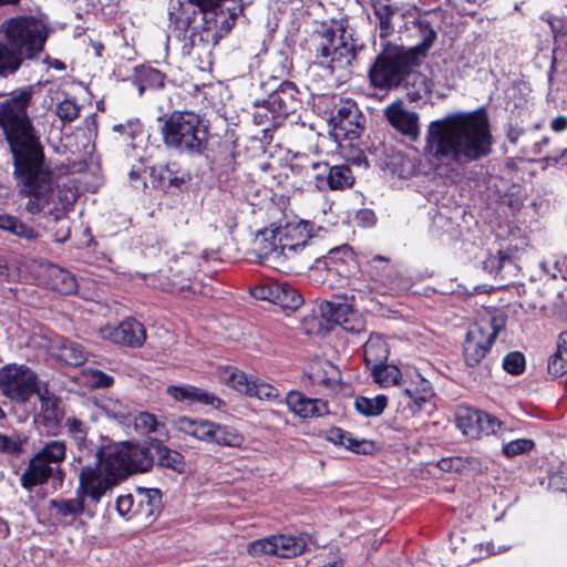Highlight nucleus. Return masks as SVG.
Masks as SVG:
<instances>
[{
	"label": "nucleus",
	"instance_id": "obj_35",
	"mask_svg": "<svg viewBox=\"0 0 567 567\" xmlns=\"http://www.w3.org/2000/svg\"><path fill=\"white\" fill-rule=\"evenodd\" d=\"M417 379L419 381L416 382L415 386L405 388L404 390V395L408 399L406 404L413 412L419 411L422 405L434 395L431 383L427 380L421 378L419 374Z\"/></svg>",
	"mask_w": 567,
	"mask_h": 567
},
{
	"label": "nucleus",
	"instance_id": "obj_62",
	"mask_svg": "<svg viewBox=\"0 0 567 567\" xmlns=\"http://www.w3.org/2000/svg\"><path fill=\"white\" fill-rule=\"evenodd\" d=\"M114 131L127 134L128 136L133 137L135 134H137L141 131V124L137 121L128 122L127 125L124 124H117L113 127Z\"/></svg>",
	"mask_w": 567,
	"mask_h": 567
},
{
	"label": "nucleus",
	"instance_id": "obj_44",
	"mask_svg": "<svg viewBox=\"0 0 567 567\" xmlns=\"http://www.w3.org/2000/svg\"><path fill=\"white\" fill-rule=\"evenodd\" d=\"M302 297L295 287L287 282H279L276 303L282 308L297 309L302 305Z\"/></svg>",
	"mask_w": 567,
	"mask_h": 567
},
{
	"label": "nucleus",
	"instance_id": "obj_14",
	"mask_svg": "<svg viewBox=\"0 0 567 567\" xmlns=\"http://www.w3.org/2000/svg\"><path fill=\"white\" fill-rule=\"evenodd\" d=\"M311 540V536L307 533L297 535L278 534L249 543L247 550L249 555L255 557L274 555L281 558H292L301 555Z\"/></svg>",
	"mask_w": 567,
	"mask_h": 567
},
{
	"label": "nucleus",
	"instance_id": "obj_5",
	"mask_svg": "<svg viewBox=\"0 0 567 567\" xmlns=\"http://www.w3.org/2000/svg\"><path fill=\"white\" fill-rule=\"evenodd\" d=\"M312 228L307 220H293L277 229H264L255 239L261 261L277 267L282 260L308 255Z\"/></svg>",
	"mask_w": 567,
	"mask_h": 567
},
{
	"label": "nucleus",
	"instance_id": "obj_30",
	"mask_svg": "<svg viewBox=\"0 0 567 567\" xmlns=\"http://www.w3.org/2000/svg\"><path fill=\"white\" fill-rule=\"evenodd\" d=\"M327 439L336 445H341L352 452L368 454L373 450V443L367 440H358L351 433L340 427H332L327 433Z\"/></svg>",
	"mask_w": 567,
	"mask_h": 567
},
{
	"label": "nucleus",
	"instance_id": "obj_43",
	"mask_svg": "<svg viewBox=\"0 0 567 567\" xmlns=\"http://www.w3.org/2000/svg\"><path fill=\"white\" fill-rule=\"evenodd\" d=\"M388 403L385 395H377L374 398L359 396L354 401L355 410L364 416L380 415Z\"/></svg>",
	"mask_w": 567,
	"mask_h": 567
},
{
	"label": "nucleus",
	"instance_id": "obj_15",
	"mask_svg": "<svg viewBox=\"0 0 567 567\" xmlns=\"http://www.w3.org/2000/svg\"><path fill=\"white\" fill-rule=\"evenodd\" d=\"M217 378L221 383L251 398L272 402L280 396L278 389L271 384L249 378L234 367H218Z\"/></svg>",
	"mask_w": 567,
	"mask_h": 567
},
{
	"label": "nucleus",
	"instance_id": "obj_12",
	"mask_svg": "<svg viewBox=\"0 0 567 567\" xmlns=\"http://www.w3.org/2000/svg\"><path fill=\"white\" fill-rule=\"evenodd\" d=\"M41 386L38 375L24 364L10 363L0 369V391L17 403H25Z\"/></svg>",
	"mask_w": 567,
	"mask_h": 567
},
{
	"label": "nucleus",
	"instance_id": "obj_55",
	"mask_svg": "<svg viewBox=\"0 0 567 567\" xmlns=\"http://www.w3.org/2000/svg\"><path fill=\"white\" fill-rule=\"evenodd\" d=\"M542 268L544 271L550 274L553 278L560 277L567 280V256L555 259L551 265L545 261L542 264Z\"/></svg>",
	"mask_w": 567,
	"mask_h": 567
},
{
	"label": "nucleus",
	"instance_id": "obj_22",
	"mask_svg": "<svg viewBox=\"0 0 567 567\" xmlns=\"http://www.w3.org/2000/svg\"><path fill=\"white\" fill-rule=\"evenodd\" d=\"M166 392L174 400L187 405L199 403L214 409H220L225 404L224 401L215 394L189 384L171 385L167 388Z\"/></svg>",
	"mask_w": 567,
	"mask_h": 567
},
{
	"label": "nucleus",
	"instance_id": "obj_6",
	"mask_svg": "<svg viewBox=\"0 0 567 567\" xmlns=\"http://www.w3.org/2000/svg\"><path fill=\"white\" fill-rule=\"evenodd\" d=\"M51 32L50 20L40 9L8 18L0 24V34L23 59L42 52Z\"/></svg>",
	"mask_w": 567,
	"mask_h": 567
},
{
	"label": "nucleus",
	"instance_id": "obj_46",
	"mask_svg": "<svg viewBox=\"0 0 567 567\" xmlns=\"http://www.w3.org/2000/svg\"><path fill=\"white\" fill-rule=\"evenodd\" d=\"M374 13L379 19L380 35L382 38L390 35L393 31L392 19L398 14V9L390 4L378 2L374 4Z\"/></svg>",
	"mask_w": 567,
	"mask_h": 567
},
{
	"label": "nucleus",
	"instance_id": "obj_50",
	"mask_svg": "<svg viewBox=\"0 0 567 567\" xmlns=\"http://www.w3.org/2000/svg\"><path fill=\"white\" fill-rule=\"evenodd\" d=\"M116 509L121 516L127 518L140 517L136 494L120 495L116 499Z\"/></svg>",
	"mask_w": 567,
	"mask_h": 567
},
{
	"label": "nucleus",
	"instance_id": "obj_32",
	"mask_svg": "<svg viewBox=\"0 0 567 567\" xmlns=\"http://www.w3.org/2000/svg\"><path fill=\"white\" fill-rule=\"evenodd\" d=\"M48 277L50 287L62 295L74 293L78 289L74 276L63 268L50 266L48 268Z\"/></svg>",
	"mask_w": 567,
	"mask_h": 567
},
{
	"label": "nucleus",
	"instance_id": "obj_17",
	"mask_svg": "<svg viewBox=\"0 0 567 567\" xmlns=\"http://www.w3.org/2000/svg\"><path fill=\"white\" fill-rule=\"evenodd\" d=\"M501 425L495 416L480 410L462 408L456 413V426L471 440L495 434Z\"/></svg>",
	"mask_w": 567,
	"mask_h": 567
},
{
	"label": "nucleus",
	"instance_id": "obj_25",
	"mask_svg": "<svg viewBox=\"0 0 567 567\" xmlns=\"http://www.w3.org/2000/svg\"><path fill=\"white\" fill-rule=\"evenodd\" d=\"M313 177L316 179V186L319 189H324L326 187L332 190L344 189L351 187L354 182L352 172L347 165L329 167L327 164V172L322 173L321 171L313 174Z\"/></svg>",
	"mask_w": 567,
	"mask_h": 567
},
{
	"label": "nucleus",
	"instance_id": "obj_34",
	"mask_svg": "<svg viewBox=\"0 0 567 567\" xmlns=\"http://www.w3.org/2000/svg\"><path fill=\"white\" fill-rule=\"evenodd\" d=\"M165 75L151 66H141L136 69L133 85L138 95H142L146 89H159L164 86Z\"/></svg>",
	"mask_w": 567,
	"mask_h": 567
},
{
	"label": "nucleus",
	"instance_id": "obj_49",
	"mask_svg": "<svg viewBox=\"0 0 567 567\" xmlns=\"http://www.w3.org/2000/svg\"><path fill=\"white\" fill-rule=\"evenodd\" d=\"M534 446L535 443L533 440L517 439L504 444L502 452L506 457H515L530 452Z\"/></svg>",
	"mask_w": 567,
	"mask_h": 567
},
{
	"label": "nucleus",
	"instance_id": "obj_18",
	"mask_svg": "<svg viewBox=\"0 0 567 567\" xmlns=\"http://www.w3.org/2000/svg\"><path fill=\"white\" fill-rule=\"evenodd\" d=\"M368 275L372 285L365 286L359 279H352L349 285L353 291L367 296L373 289H388L393 286V269L389 260L382 256H374L368 262Z\"/></svg>",
	"mask_w": 567,
	"mask_h": 567
},
{
	"label": "nucleus",
	"instance_id": "obj_38",
	"mask_svg": "<svg viewBox=\"0 0 567 567\" xmlns=\"http://www.w3.org/2000/svg\"><path fill=\"white\" fill-rule=\"evenodd\" d=\"M364 360L368 367L382 363L388 358V346L380 336H372L363 347Z\"/></svg>",
	"mask_w": 567,
	"mask_h": 567
},
{
	"label": "nucleus",
	"instance_id": "obj_58",
	"mask_svg": "<svg viewBox=\"0 0 567 567\" xmlns=\"http://www.w3.org/2000/svg\"><path fill=\"white\" fill-rule=\"evenodd\" d=\"M549 484L555 489L567 493V464H561L560 467L550 475Z\"/></svg>",
	"mask_w": 567,
	"mask_h": 567
},
{
	"label": "nucleus",
	"instance_id": "obj_36",
	"mask_svg": "<svg viewBox=\"0 0 567 567\" xmlns=\"http://www.w3.org/2000/svg\"><path fill=\"white\" fill-rule=\"evenodd\" d=\"M134 426L143 435L155 434L158 439L168 437V431L163 422L148 412H141L134 419Z\"/></svg>",
	"mask_w": 567,
	"mask_h": 567
},
{
	"label": "nucleus",
	"instance_id": "obj_41",
	"mask_svg": "<svg viewBox=\"0 0 567 567\" xmlns=\"http://www.w3.org/2000/svg\"><path fill=\"white\" fill-rule=\"evenodd\" d=\"M373 380L383 388L396 385L401 379V372L398 367L392 364L378 363L371 367Z\"/></svg>",
	"mask_w": 567,
	"mask_h": 567
},
{
	"label": "nucleus",
	"instance_id": "obj_20",
	"mask_svg": "<svg viewBox=\"0 0 567 567\" xmlns=\"http://www.w3.org/2000/svg\"><path fill=\"white\" fill-rule=\"evenodd\" d=\"M50 477H53L62 483L64 478V472L60 466L49 465L41 461L40 457L34 455L21 475V486L31 491L33 487L44 484Z\"/></svg>",
	"mask_w": 567,
	"mask_h": 567
},
{
	"label": "nucleus",
	"instance_id": "obj_61",
	"mask_svg": "<svg viewBox=\"0 0 567 567\" xmlns=\"http://www.w3.org/2000/svg\"><path fill=\"white\" fill-rule=\"evenodd\" d=\"M12 234L27 240H35L38 238V233L20 219L18 220Z\"/></svg>",
	"mask_w": 567,
	"mask_h": 567
},
{
	"label": "nucleus",
	"instance_id": "obj_9",
	"mask_svg": "<svg viewBox=\"0 0 567 567\" xmlns=\"http://www.w3.org/2000/svg\"><path fill=\"white\" fill-rule=\"evenodd\" d=\"M414 66L415 59L412 51L395 47L378 55L370 68L369 79L373 86L391 90L403 84Z\"/></svg>",
	"mask_w": 567,
	"mask_h": 567
},
{
	"label": "nucleus",
	"instance_id": "obj_40",
	"mask_svg": "<svg viewBox=\"0 0 567 567\" xmlns=\"http://www.w3.org/2000/svg\"><path fill=\"white\" fill-rule=\"evenodd\" d=\"M22 60L13 47L0 41V75L14 73L21 66Z\"/></svg>",
	"mask_w": 567,
	"mask_h": 567
},
{
	"label": "nucleus",
	"instance_id": "obj_11",
	"mask_svg": "<svg viewBox=\"0 0 567 567\" xmlns=\"http://www.w3.org/2000/svg\"><path fill=\"white\" fill-rule=\"evenodd\" d=\"M174 427L198 441L219 446L240 447L245 443L244 434L236 427L206 419L179 416L174 421Z\"/></svg>",
	"mask_w": 567,
	"mask_h": 567
},
{
	"label": "nucleus",
	"instance_id": "obj_39",
	"mask_svg": "<svg viewBox=\"0 0 567 567\" xmlns=\"http://www.w3.org/2000/svg\"><path fill=\"white\" fill-rule=\"evenodd\" d=\"M34 455L49 465L60 466V463L64 461L66 455L65 442L60 440L50 441Z\"/></svg>",
	"mask_w": 567,
	"mask_h": 567
},
{
	"label": "nucleus",
	"instance_id": "obj_54",
	"mask_svg": "<svg viewBox=\"0 0 567 567\" xmlns=\"http://www.w3.org/2000/svg\"><path fill=\"white\" fill-rule=\"evenodd\" d=\"M293 166L300 167L302 171L307 173L312 171L315 174L322 171V173L327 172V163H320L309 158L306 154H297L295 157Z\"/></svg>",
	"mask_w": 567,
	"mask_h": 567
},
{
	"label": "nucleus",
	"instance_id": "obj_1",
	"mask_svg": "<svg viewBox=\"0 0 567 567\" xmlns=\"http://www.w3.org/2000/svg\"><path fill=\"white\" fill-rule=\"evenodd\" d=\"M31 92H14L0 101V127L13 156L19 192L28 198L25 210L44 213L54 221L76 200L78 189L68 184H54L53 174L44 167V155L27 109Z\"/></svg>",
	"mask_w": 567,
	"mask_h": 567
},
{
	"label": "nucleus",
	"instance_id": "obj_31",
	"mask_svg": "<svg viewBox=\"0 0 567 567\" xmlns=\"http://www.w3.org/2000/svg\"><path fill=\"white\" fill-rule=\"evenodd\" d=\"M138 515L150 519L162 507V492L157 488L138 487L136 489Z\"/></svg>",
	"mask_w": 567,
	"mask_h": 567
},
{
	"label": "nucleus",
	"instance_id": "obj_60",
	"mask_svg": "<svg viewBox=\"0 0 567 567\" xmlns=\"http://www.w3.org/2000/svg\"><path fill=\"white\" fill-rule=\"evenodd\" d=\"M21 450V441L4 434H0V451L17 454Z\"/></svg>",
	"mask_w": 567,
	"mask_h": 567
},
{
	"label": "nucleus",
	"instance_id": "obj_28",
	"mask_svg": "<svg viewBox=\"0 0 567 567\" xmlns=\"http://www.w3.org/2000/svg\"><path fill=\"white\" fill-rule=\"evenodd\" d=\"M265 103L268 110L277 117L288 116L295 112L297 106V101L293 97V87L290 84L281 86L278 91L270 94Z\"/></svg>",
	"mask_w": 567,
	"mask_h": 567
},
{
	"label": "nucleus",
	"instance_id": "obj_37",
	"mask_svg": "<svg viewBox=\"0 0 567 567\" xmlns=\"http://www.w3.org/2000/svg\"><path fill=\"white\" fill-rule=\"evenodd\" d=\"M68 436L80 451L91 452V442L87 440V426L76 416H68L64 422Z\"/></svg>",
	"mask_w": 567,
	"mask_h": 567
},
{
	"label": "nucleus",
	"instance_id": "obj_8",
	"mask_svg": "<svg viewBox=\"0 0 567 567\" xmlns=\"http://www.w3.org/2000/svg\"><path fill=\"white\" fill-rule=\"evenodd\" d=\"M505 323V316L498 311L484 309L478 313L467 331L463 346V355L467 365L475 367L485 358Z\"/></svg>",
	"mask_w": 567,
	"mask_h": 567
},
{
	"label": "nucleus",
	"instance_id": "obj_21",
	"mask_svg": "<svg viewBox=\"0 0 567 567\" xmlns=\"http://www.w3.org/2000/svg\"><path fill=\"white\" fill-rule=\"evenodd\" d=\"M385 116L394 128L412 141L420 136L417 113L406 110L401 102L386 106Z\"/></svg>",
	"mask_w": 567,
	"mask_h": 567
},
{
	"label": "nucleus",
	"instance_id": "obj_4",
	"mask_svg": "<svg viewBox=\"0 0 567 567\" xmlns=\"http://www.w3.org/2000/svg\"><path fill=\"white\" fill-rule=\"evenodd\" d=\"M317 63L346 80L355 59L357 43L342 22L322 23L311 39Z\"/></svg>",
	"mask_w": 567,
	"mask_h": 567
},
{
	"label": "nucleus",
	"instance_id": "obj_63",
	"mask_svg": "<svg viewBox=\"0 0 567 567\" xmlns=\"http://www.w3.org/2000/svg\"><path fill=\"white\" fill-rule=\"evenodd\" d=\"M19 218L11 215H0V229L12 234Z\"/></svg>",
	"mask_w": 567,
	"mask_h": 567
},
{
	"label": "nucleus",
	"instance_id": "obj_45",
	"mask_svg": "<svg viewBox=\"0 0 567 567\" xmlns=\"http://www.w3.org/2000/svg\"><path fill=\"white\" fill-rule=\"evenodd\" d=\"M85 498L76 493L74 498L52 499L50 505L59 515L76 516L84 511Z\"/></svg>",
	"mask_w": 567,
	"mask_h": 567
},
{
	"label": "nucleus",
	"instance_id": "obj_47",
	"mask_svg": "<svg viewBox=\"0 0 567 567\" xmlns=\"http://www.w3.org/2000/svg\"><path fill=\"white\" fill-rule=\"evenodd\" d=\"M403 84L406 87L409 85H412L414 87L412 92H409V94L412 95L413 99H422L431 92V85L427 82L426 78L423 74L414 71V68L411 69L409 79H405Z\"/></svg>",
	"mask_w": 567,
	"mask_h": 567
},
{
	"label": "nucleus",
	"instance_id": "obj_27",
	"mask_svg": "<svg viewBox=\"0 0 567 567\" xmlns=\"http://www.w3.org/2000/svg\"><path fill=\"white\" fill-rule=\"evenodd\" d=\"M92 409L91 417L93 421H97L104 415L110 420L124 423L131 416L130 405L111 396H103L96 400Z\"/></svg>",
	"mask_w": 567,
	"mask_h": 567
},
{
	"label": "nucleus",
	"instance_id": "obj_26",
	"mask_svg": "<svg viewBox=\"0 0 567 567\" xmlns=\"http://www.w3.org/2000/svg\"><path fill=\"white\" fill-rule=\"evenodd\" d=\"M361 113L352 100L340 101L336 107V113L332 116L334 126L346 134H358L361 126Z\"/></svg>",
	"mask_w": 567,
	"mask_h": 567
},
{
	"label": "nucleus",
	"instance_id": "obj_33",
	"mask_svg": "<svg viewBox=\"0 0 567 567\" xmlns=\"http://www.w3.org/2000/svg\"><path fill=\"white\" fill-rule=\"evenodd\" d=\"M55 348L58 350L55 355L70 365H80L84 363L87 358L85 349L74 341L60 338L56 340Z\"/></svg>",
	"mask_w": 567,
	"mask_h": 567
},
{
	"label": "nucleus",
	"instance_id": "obj_56",
	"mask_svg": "<svg viewBox=\"0 0 567 567\" xmlns=\"http://www.w3.org/2000/svg\"><path fill=\"white\" fill-rule=\"evenodd\" d=\"M548 372L554 378L561 377L567 372V358L555 351L548 360Z\"/></svg>",
	"mask_w": 567,
	"mask_h": 567
},
{
	"label": "nucleus",
	"instance_id": "obj_3",
	"mask_svg": "<svg viewBox=\"0 0 567 567\" xmlns=\"http://www.w3.org/2000/svg\"><path fill=\"white\" fill-rule=\"evenodd\" d=\"M241 0H187L169 13L183 55L203 60L234 28Z\"/></svg>",
	"mask_w": 567,
	"mask_h": 567
},
{
	"label": "nucleus",
	"instance_id": "obj_13",
	"mask_svg": "<svg viewBox=\"0 0 567 567\" xmlns=\"http://www.w3.org/2000/svg\"><path fill=\"white\" fill-rule=\"evenodd\" d=\"M102 449L122 480L134 472H147L153 465V457L145 446L118 442Z\"/></svg>",
	"mask_w": 567,
	"mask_h": 567
},
{
	"label": "nucleus",
	"instance_id": "obj_16",
	"mask_svg": "<svg viewBox=\"0 0 567 567\" xmlns=\"http://www.w3.org/2000/svg\"><path fill=\"white\" fill-rule=\"evenodd\" d=\"M320 309L322 317L341 326L346 331L359 333L364 329V321L355 309L353 296H336L332 300L326 301Z\"/></svg>",
	"mask_w": 567,
	"mask_h": 567
},
{
	"label": "nucleus",
	"instance_id": "obj_10",
	"mask_svg": "<svg viewBox=\"0 0 567 567\" xmlns=\"http://www.w3.org/2000/svg\"><path fill=\"white\" fill-rule=\"evenodd\" d=\"M96 462L85 465L79 474L76 493L92 504H97L122 478L106 457L103 449L96 451Z\"/></svg>",
	"mask_w": 567,
	"mask_h": 567
},
{
	"label": "nucleus",
	"instance_id": "obj_7",
	"mask_svg": "<svg viewBox=\"0 0 567 567\" xmlns=\"http://www.w3.org/2000/svg\"><path fill=\"white\" fill-rule=\"evenodd\" d=\"M162 135L168 147L179 152L200 153L208 140V125L194 112L175 111L165 121Z\"/></svg>",
	"mask_w": 567,
	"mask_h": 567
},
{
	"label": "nucleus",
	"instance_id": "obj_19",
	"mask_svg": "<svg viewBox=\"0 0 567 567\" xmlns=\"http://www.w3.org/2000/svg\"><path fill=\"white\" fill-rule=\"evenodd\" d=\"M100 334L104 340L132 348L141 347L146 339L144 326L132 318L122 321L116 327L105 326L101 328Z\"/></svg>",
	"mask_w": 567,
	"mask_h": 567
},
{
	"label": "nucleus",
	"instance_id": "obj_64",
	"mask_svg": "<svg viewBox=\"0 0 567 567\" xmlns=\"http://www.w3.org/2000/svg\"><path fill=\"white\" fill-rule=\"evenodd\" d=\"M358 219L362 226L369 227L374 225L375 216L373 212L369 209H363L358 213Z\"/></svg>",
	"mask_w": 567,
	"mask_h": 567
},
{
	"label": "nucleus",
	"instance_id": "obj_53",
	"mask_svg": "<svg viewBox=\"0 0 567 567\" xmlns=\"http://www.w3.org/2000/svg\"><path fill=\"white\" fill-rule=\"evenodd\" d=\"M503 368L506 372L518 375L525 370V357L518 351L506 354L503 359Z\"/></svg>",
	"mask_w": 567,
	"mask_h": 567
},
{
	"label": "nucleus",
	"instance_id": "obj_52",
	"mask_svg": "<svg viewBox=\"0 0 567 567\" xmlns=\"http://www.w3.org/2000/svg\"><path fill=\"white\" fill-rule=\"evenodd\" d=\"M278 281H266L251 288V295L259 300L276 303L278 293Z\"/></svg>",
	"mask_w": 567,
	"mask_h": 567
},
{
	"label": "nucleus",
	"instance_id": "obj_48",
	"mask_svg": "<svg viewBox=\"0 0 567 567\" xmlns=\"http://www.w3.org/2000/svg\"><path fill=\"white\" fill-rule=\"evenodd\" d=\"M512 264V256L506 251L499 250L497 255L488 256L483 261V268L489 275L497 276L502 269H504L507 266H511Z\"/></svg>",
	"mask_w": 567,
	"mask_h": 567
},
{
	"label": "nucleus",
	"instance_id": "obj_2",
	"mask_svg": "<svg viewBox=\"0 0 567 567\" xmlns=\"http://www.w3.org/2000/svg\"><path fill=\"white\" fill-rule=\"evenodd\" d=\"M493 137L484 110L453 112L429 123L419 158L411 148L391 162L401 177L433 173L447 176L455 167L481 161L492 152Z\"/></svg>",
	"mask_w": 567,
	"mask_h": 567
},
{
	"label": "nucleus",
	"instance_id": "obj_59",
	"mask_svg": "<svg viewBox=\"0 0 567 567\" xmlns=\"http://www.w3.org/2000/svg\"><path fill=\"white\" fill-rule=\"evenodd\" d=\"M556 42L567 44V20L554 18L549 21Z\"/></svg>",
	"mask_w": 567,
	"mask_h": 567
},
{
	"label": "nucleus",
	"instance_id": "obj_24",
	"mask_svg": "<svg viewBox=\"0 0 567 567\" xmlns=\"http://www.w3.org/2000/svg\"><path fill=\"white\" fill-rule=\"evenodd\" d=\"M288 409L302 419L317 417L327 413V403L319 399H311L299 391H290L286 396Z\"/></svg>",
	"mask_w": 567,
	"mask_h": 567
},
{
	"label": "nucleus",
	"instance_id": "obj_23",
	"mask_svg": "<svg viewBox=\"0 0 567 567\" xmlns=\"http://www.w3.org/2000/svg\"><path fill=\"white\" fill-rule=\"evenodd\" d=\"M35 393L40 400V411L37 415V422L51 431L58 426L63 416L60 402L52 392L47 388H42V385Z\"/></svg>",
	"mask_w": 567,
	"mask_h": 567
},
{
	"label": "nucleus",
	"instance_id": "obj_51",
	"mask_svg": "<svg viewBox=\"0 0 567 567\" xmlns=\"http://www.w3.org/2000/svg\"><path fill=\"white\" fill-rule=\"evenodd\" d=\"M55 113L62 122L70 123L79 117L80 106L74 100L64 99L58 103Z\"/></svg>",
	"mask_w": 567,
	"mask_h": 567
},
{
	"label": "nucleus",
	"instance_id": "obj_29",
	"mask_svg": "<svg viewBox=\"0 0 567 567\" xmlns=\"http://www.w3.org/2000/svg\"><path fill=\"white\" fill-rule=\"evenodd\" d=\"M410 24L408 29L419 39V42L409 51H412L414 58L415 54L424 55L436 40V31L425 18L414 19Z\"/></svg>",
	"mask_w": 567,
	"mask_h": 567
},
{
	"label": "nucleus",
	"instance_id": "obj_57",
	"mask_svg": "<svg viewBox=\"0 0 567 567\" xmlns=\"http://www.w3.org/2000/svg\"><path fill=\"white\" fill-rule=\"evenodd\" d=\"M84 375L91 386H110L113 383V378L99 370H86Z\"/></svg>",
	"mask_w": 567,
	"mask_h": 567
},
{
	"label": "nucleus",
	"instance_id": "obj_42",
	"mask_svg": "<svg viewBox=\"0 0 567 567\" xmlns=\"http://www.w3.org/2000/svg\"><path fill=\"white\" fill-rule=\"evenodd\" d=\"M155 451L159 466L171 468L178 473L183 472L185 462L184 456L181 453L159 443L155 445Z\"/></svg>",
	"mask_w": 567,
	"mask_h": 567
}]
</instances>
